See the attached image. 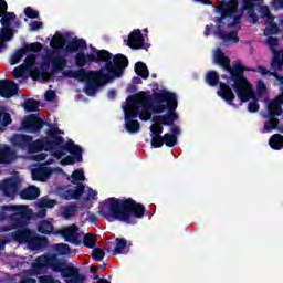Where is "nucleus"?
<instances>
[{"instance_id": "nucleus-1", "label": "nucleus", "mask_w": 283, "mask_h": 283, "mask_svg": "<svg viewBox=\"0 0 283 283\" xmlns=\"http://www.w3.org/2000/svg\"><path fill=\"white\" fill-rule=\"evenodd\" d=\"M145 206L136 202L132 198L118 199L111 197L106 199L99 207V216H103L107 222H125L126 224H136V218H145Z\"/></svg>"}, {"instance_id": "nucleus-2", "label": "nucleus", "mask_w": 283, "mask_h": 283, "mask_svg": "<svg viewBox=\"0 0 283 283\" xmlns=\"http://www.w3.org/2000/svg\"><path fill=\"white\" fill-rule=\"evenodd\" d=\"M214 63L230 74V81L233 82L232 90H234L241 103H248L253 98V87L244 76V72H255L254 69L242 65L240 61L231 66V59L226 56L220 48L214 53Z\"/></svg>"}, {"instance_id": "nucleus-3", "label": "nucleus", "mask_w": 283, "mask_h": 283, "mask_svg": "<svg viewBox=\"0 0 283 283\" xmlns=\"http://www.w3.org/2000/svg\"><path fill=\"white\" fill-rule=\"evenodd\" d=\"M52 269L54 273H61L66 283H85V275L81 274L78 268L67 265L61 261L56 254L45 253L38 256L31 265L29 275H45L48 270Z\"/></svg>"}, {"instance_id": "nucleus-4", "label": "nucleus", "mask_w": 283, "mask_h": 283, "mask_svg": "<svg viewBox=\"0 0 283 283\" xmlns=\"http://www.w3.org/2000/svg\"><path fill=\"white\" fill-rule=\"evenodd\" d=\"M136 96L132 95L127 98L128 106L124 107L125 129L128 134H137L140 132V123L135 119L138 118V109H151L154 114H163L167 107L165 105L154 106L151 95L139 92Z\"/></svg>"}, {"instance_id": "nucleus-5", "label": "nucleus", "mask_w": 283, "mask_h": 283, "mask_svg": "<svg viewBox=\"0 0 283 283\" xmlns=\"http://www.w3.org/2000/svg\"><path fill=\"white\" fill-rule=\"evenodd\" d=\"M151 103L154 107L164 105L167 109V115H158L153 117V123H158L159 125H165L171 127L176 120H178V95L174 92L163 90L160 92L153 93Z\"/></svg>"}, {"instance_id": "nucleus-6", "label": "nucleus", "mask_w": 283, "mask_h": 283, "mask_svg": "<svg viewBox=\"0 0 283 283\" xmlns=\"http://www.w3.org/2000/svg\"><path fill=\"white\" fill-rule=\"evenodd\" d=\"M61 134H63V130L52 125H50V128L46 130V138L54 149L53 158L61 160V158L69 153L71 156H74L76 163H83V148L74 144L72 139L65 143V138H63Z\"/></svg>"}, {"instance_id": "nucleus-7", "label": "nucleus", "mask_w": 283, "mask_h": 283, "mask_svg": "<svg viewBox=\"0 0 283 283\" xmlns=\"http://www.w3.org/2000/svg\"><path fill=\"white\" fill-rule=\"evenodd\" d=\"M103 72H105V69L92 71L80 67L76 71H64L63 76L66 78H75V81H80V83H86L84 90L85 94H87V96H96V90L105 84Z\"/></svg>"}, {"instance_id": "nucleus-8", "label": "nucleus", "mask_w": 283, "mask_h": 283, "mask_svg": "<svg viewBox=\"0 0 283 283\" xmlns=\"http://www.w3.org/2000/svg\"><path fill=\"white\" fill-rule=\"evenodd\" d=\"M93 53L86 54L85 52H78L75 54V65L77 67H85L87 63H112V53L107 50H97L94 46H91Z\"/></svg>"}, {"instance_id": "nucleus-9", "label": "nucleus", "mask_w": 283, "mask_h": 283, "mask_svg": "<svg viewBox=\"0 0 283 283\" xmlns=\"http://www.w3.org/2000/svg\"><path fill=\"white\" fill-rule=\"evenodd\" d=\"M129 66V59L123 54H116L111 62L105 64L104 67H102L103 71V78L104 83L105 81H112V78H120L123 76V73L125 72L126 67Z\"/></svg>"}, {"instance_id": "nucleus-10", "label": "nucleus", "mask_w": 283, "mask_h": 283, "mask_svg": "<svg viewBox=\"0 0 283 283\" xmlns=\"http://www.w3.org/2000/svg\"><path fill=\"white\" fill-rule=\"evenodd\" d=\"M206 83L210 87H218L219 85V91L217 94L220 98H222V101L230 103V105L235 101V94H233V90L231 86H229V84L220 82V74H218V72L208 71L206 74Z\"/></svg>"}, {"instance_id": "nucleus-11", "label": "nucleus", "mask_w": 283, "mask_h": 283, "mask_svg": "<svg viewBox=\"0 0 283 283\" xmlns=\"http://www.w3.org/2000/svg\"><path fill=\"white\" fill-rule=\"evenodd\" d=\"M231 2H227L226 7H218L217 12L221 14L220 18L217 19V30H227V28H235L238 23H240V15H237L235 10L229 9Z\"/></svg>"}, {"instance_id": "nucleus-12", "label": "nucleus", "mask_w": 283, "mask_h": 283, "mask_svg": "<svg viewBox=\"0 0 283 283\" xmlns=\"http://www.w3.org/2000/svg\"><path fill=\"white\" fill-rule=\"evenodd\" d=\"M32 220V210L24 206V208L18 210L15 213L9 216V226H4L0 228V231L8 232L13 229H23V227H28V221Z\"/></svg>"}, {"instance_id": "nucleus-13", "label": "nucleus", "mask_w": 283, "mask_h": 283, "mask_svg": "<svg viewBox=\"0 0 283 283\" xmlns=\"http://www.w3.org/2000/svg\"><path fill=\"white\" fill-rule=\"evenodd\" d=\"M45 125V122L41 119L38 115L31 114L24 118L21 123V128L27 134H39L41 129H43V126Z\"/></svg>"}, {"instance_id": "nucleus-14", "label": "nucleus", "mask_w": 283, "mask_h": 283, "mask_svg": "<svg viewBox=\"0 0 283 283\" xmlns=\"http://www.w3.org/2000/svg\"><path fill=\"white\" fill-rule=\"evenodd\" d=\"M19 180L14 177H8L0 181V191L4 198L14 200V196L19 193Z\"/></svg>"}, {"instance_id": "nucleus-15", "label": "nucleus", "mask_w": 283, "mask_h": 283, "mask_svg": "<svg viewBox=\"0 0 283 283\" xmlns=\"http://www.w3.org/2000/svg\"><path fill=\"white\" fill-rule=\"evenodd\" d=\"M127 45L132 50H147L151 46L150 43L145 42V36H143L140 29H135L129 33Z\"/></svg>"}, {"instance_id": "nucleus-16", "label": "nucleus", "mask_w": 283, "mask_h": 283, "mask_svg": "<svg viewBox=\"0 0 283 283\" xmlns=\"http://www.w3.org/2000/svg\"><path fill=\"white\" fill-rule=\"evenodd\" d=\"M61 235L64 238L65 242H70V244H74L75 247H81V244H83L81 233H78V226L74 223L63 229Z\"/></svg>"}, {"instance_id": "nucleus-17", "label": "nucleus", "mask_w": 283, "mask_h": 283, "mask_svg": "<svg viewBox=\"0 0 283 283\" xmlns=\"http://www.w3.org/2000/svg\"><path fill=\"white\" fill-rule=\"evenodd\" d=\"M29 154H39V151H51L52 156H54V147L50 143L48 137H43L35 142H30L29 148H27Z\"/></svg>"}, {"instance_id": "nucleus-18", "label": "nucleus", "mask_w": 283, "mask_h": 283, "mask_svg": "<svg viewBox=\"0 0 283 283\" xmlns=\"http://www.w3.org/2000/svg\"><path fill=\"white\" fill-rule=\"evenodd\" d=\"M19 94V84L10 80H0V96L2 98H12Z\"/></svg>"}, {"instance_id": "nucleus-19", "label": "nucleus", "mask_w": 283, "mask_h": 283, "mask_svg": "<svg viewBox=\"0 0 283 283\" xmlns=\"http://www.w3.org/2000/svg\"><path fill=\"white\" fill-rule=\"evenodd\" d=\"M33 234L34 231H32L30 228H27L25 226L12 232V238L20 244H30V240H32Z\"/></svg>"}, {"instance_id": "nucleus-20", "label": "nucleus", "mask_w": 283, "mask_h": 283, "mask_svg": "<svg viewBox=\"0 0 283 283\" xmlns=\"http://www.w3.org/2000/svg\"><path fill=\"white\" fill-rule=\"evenodd\" d=\"M43 59H49V61H51L52 74H56V72H63V69L67 67V60L61 55L54 56L52 53H49L44 55Z\"/></svg>"}, {"instance_id": "nucleus-21", "label": "nucleus", "mask_w": 283, "mask_h": 283, "mask_svg": "<svg viewBox=\"0 0 283 283\" xmlns=\"http://www.w3.org/2000/svg\"><path fill=\"white\" fill-rule=\"evenodd\" d=\"M87 50V42L84 39L74 38L72 41H69L65 46V52L74 54V52H85Z\"/></svg>"}, {"instance_id": "nucleus-22", "label": "nucleus", "mask_w": 283, "mask_h": 283, "mask_svg": "<svg viewBox=\"0 0 283 283\" xmlns=\"http://www.w3.org/2000/svg\"><path fill=\"white\" fill-rule=\"evenodd\" d=\"M85 193V185L77 182L75 189H67L62 192L63 200H81V196Z\"/></svg>"}, {"instance_id": "nucleus-23", "label": "nucleus", "mask_w": 283, "mask_h": 283, "mask_svg": "<svg viewBox=\"0 0 283 283\" xmlns=\"http://www.w3.org/2000/svg\"><path fill=\"white\" fill-rule=\"evenodd\" d=\"M32 180H38L39 182H45L50 176H52V168L48 166H39L31 171Z\"/></svg>"}, {"instance_id": "nucleus-24", "label": "nucleus", "mask_w": 283, "mask_h": 283, "mask_svg": "<svg viewBox=\"0 0 283 283\" xmlns=\"http://www.w3.org/2000/svg\"><path fill=\"white\" fill-rule=\"evenodd\" d=\"M50 242L45 237H39L33 232L31 240L28 243V247L31 251H41V249H48Z\"/></svg>"}, {"instance_id": "nucleus-25", "label": "nucleus", "mask_w": 283, "mask_h": 283, "mask_svg": "<svg viewBox=\"0 0 283 283\" xmlns=\"http://www.w3.org/2000/svg\"><path fill=\"white\" fill-rule=\"evenodd\" d=\"M11 143L13 147H19L20 149H28L30 147V143H32V136L14 134L11 137Z\"/></svg>"}, {"instance_id": "nucleus-26", "label": "nucleus", "mask_w": 283, "mask_h": 283, "mask_svg": "<svg viewBox=\"0 0 283 283\" xmlns=\"http://www.w3.org/2000/svg\"><path fill=\"white\" fill-rule=\"evenodd\" d=\"M14 160V151L10 146L0 147V165H10Z\"/></svg>"}, {"instance_id": "nucleus-27", "label": "nucleus", "mask_w": 283, "mask_h": 283, "mask_svg": "<svg viewBox=\"0 0 283 283\" xmlns=\"http://www.w3.org/2000/svg\"><path fill=\"white\" fill-rule=\"evenodd\" d=\"M41 196V190L36 186H31L20 192L22 200H36Z\"/></svg>"}, {"instance_id": "nucleus-28", "label": "nucleus", "mask_w": 283, "mask_h": 283, "mask_svg": "<svg viewBox=\"0 0 283 283\" xmlns=\"http://www.w3.org/2000/svg\"><path fill=\"white\" fill-rule=\"evenodd\" d=\"M282 102L280 98H276L270 102L268 107L269 118H275V116H281L282 114Z\"/></svg>"}, {"instance_id": "nucleus-29", "label": "nucleus", "mask_w": 283, "mask_h": 283, "mask_svg": "<svg viewBox=\"0 0 283 283\" xmlns=\"http://www.w3.org/2000/svg\"><path fill=\"white\" fill-rule=\"evenodd\" d=\"M216 34H218L219 39H222L223 43H229V41H232V43H240L238 31H231L230 33H224V31L220 29L216 31Z\"/></svg>"}, {"instance_id": "nucleus-30", "label": "nucleus", "mask_w": 283, "mask_h": 283, "mask_svg": "<svg viewBox=\"0 0 283 283\" xmlns=\"http://www.w3.org/2000/svg\"><path fill=\"white\" fill-rule=\"evenodd\" d=\"M115 242H116V245L113 250L112 255H120L123 253L129 252V248L127 247V241L125 238H116Z\"/></svg>"}, {"instance_id": "nucleus-31", "label": "nucleus", "mask_w": 283, "mask_h": 283, "mask_svg": "<svg viewBox=\"0 0 283 283\" xmlns=\"http://www.w3.org/2000/svg\"><path fill=\"white\" fill-rule=\"evenodd\" d=\"M38 231L43 235H52L54 233V226L48 220H42L38 224Z\"/></svg>"}, {"instance_id": "nucleus-32", "label": "nucleus", "mask_w": 283, "mask_h": 283, "mask_svg": "<svg viewBox=\"0 0 283 283\" xmlns=\"http://www.w3.org/2000/svg\"><path fill=\"white\" fill-rule=\"evenodd\" d=\"M135 73L137 74V76H140V78H149V69L144 62L135 63Z\"/></svg>"}, {"instance_id": "nucleus-33", "label": "nucleus", "mask_w": 283, "mask_h": 283, "mask_svg": "<svg viewBox=\"0 0 283 283\" xmlns=\"http://www.w3.org/2000/svg\"><path fill=\"white\" fill-rule=\"evenodd\" d=\"M269 145L271 149H275V150L283 149V136L281 134H274L269 139Z\"/></svg>"}, {"instance_id": "nucleus-34", "label": "nucleus", "mask_w": 283, "mask_h": 283, "mask_svg": "<svg viewBox=\"0 0 283 283\" xmlns=\"http://www.w3.org/2000/svg\"><path fill=\"white\" fill-rule=\"evenodd\" d=\"M282 56V52H280L279 50H274V55L271 62V66L274 70H277L279 72H282L283 70V57L280 59Z\"/></svg>"}, {"instance_id": "nucleus-35", "label": "nucleus", "mask_w": 283, "mask_h": 283, "mask_svg": "<svg viewBox=\"0 0 283 283\" xmlns=\"http://www.w3.org/2000/svg\"><path fill=\"white\" fill-rule=\"evenodd\" d=\"M96 242H98L96 235L92 233H86L83 238L82 244L86 247V249H95Z\"/></svg>"}, {"instance_id": "nucleus-36", "label": "nucleus", "mask_w": 283, "mask_h": 283, "mask_svg": "<svg viewBox=\"0 0 283 283\" xmlns=\"http://www.w3.org/2000/svg\"><path fill=\"white\" fill-rule=\"evenodd\" d=\"M40 105H41V102L34 98H29L24 101L23 107L25 112L32 113V112H38Z\"/></svg>"}, {"instance_id": "nucleus-37", "label": "nucleus", "mask_w": 283, "mask_h": 283, "mask_svg": "<svg viewBox=\"0 0 283 283\" xmlns=\"http://www.w3.org/2000/svg\"><path fill=\"white\" fill-rule=\"evenodd\" d=\"M12 125V116L6 112L4 107H0V127H8Z\"/></svg>"}, {"instance_id": "nucleus-38", "label": "nucleus", "mask_w": 283, "mask_h": 283, "mask_svg": "<svg viewBox=\"0 0 283 283\" xmlns=\"http://www.w3.org/2000/svg\"><path fill=\"white\" fill-rule=\"evenodd\" d=\"M14 39V30L10 27L0 28V40L1 41H12Z\"/></svg>"}, {"instance_id": "nucleus-39", "label": "nucleus", "mask_w": 283, "mask_h": 283, "mask_svg": "<svg viewBox=\"0 0 283 283\" xmlns=\"http://www.w3.org/2000/svg\"><path fill=\"white\" fill-rule=\"evenodd\" d=\"M14 19H17V14H14V12L6 11L1 15L0 23H1L2 28H10V23H12V21H14Z\"/></svg>"}, {"instance_id": "nucleus-40", "label": "nucleus", "mask_w": 283, "mask_h": 283, "mask_svg": "<svg viewBox=\"0 0 283 283\" xmlns=\"http://www.w3.org/2000/svg\"><path fill=\"white\" fill-rule=\"evenodd\" d=\"M161 138L164 139L163 143L166 147H176V145H178V137L171 135V133H166Z\"/></svg>"}, {"instance_id": "nucleus-41", "label": "nucleus", "mask_w": 283, "mask_h": 283, "mask_svg": "<svg viewBox=\"0 0 283 283\" xmlns=\"http://www.w3.org/2000/svg\"><path fill=\"white\" fill-rule=\"evenodd\" d=\"M71 178V182L73 185H78V182H83L85 180V172L83 169H76L72 172Z\"/></svg>"}, {"instance_id": "nucleus-42", "label": "nucleus", "mask_w": 283, "mask_h": 283, "mask_svg": "<svg viewBox=\"0 0 283 283\" xmlns=\"http://www.w3.org/2000/svg\"><path fill=\"white\" fill-rule=\"evenodd\" d=\"M78 207H76V205H70L66 206L62 212V216L66 219L70 220V218H74V216H76V211H77Z\"/></svg>"}, {"instance_id": "nucleus-43", "label": "nucleus", "mask_w": 283, "mask_h": 283, "mask_svg": "<svg viewBox=\"0 0 283 283\" xmlns=\"http://www.w3.org/2000/svg\"><path fill=\"white\" fill-rule=\"evenodd\" d=\"M23 50L27 54L28 52H41V50H43V44H41V42H33L31 44H25Z\"/></svg>"}, {"instance_id": "nucleus-44", "label": "nucleus", "mask_w": 283, "mask_h": 283, "mask_svg": "<svg viewBox=\"0 0 283 283\" xmlns=\"http://www.w3.org/2000/svg\"><path fill=\"white\" fill-rule=\"evenodd\" d=\"M279 125H280V119H277L275 117H270V119L264 123L263 129L265 132H271L273 129H277Z\"/></svg>"}, {"instance_id": "nucleus-45", "label": "nucleus", "mask_w": 283, "mask_h": 283, "mask_svg": "<svg viewBox=\"0 0 283 283\" xmlns=\"http://www.w3.org/2000/svg\"><path fill=\"white\" fill-rule=\"evenodd\" d=\"M91 258H93L95 262H103V259L105 258V250L101 248H93Z\"/></svg>"}, {"instance_id": "nucleus-46", "label": "nucleus", "mask_w": 283, "mask_h": 283, "mask_svg": "<svg viewBox=\"0 0 283 283\" xmlns=\"http://www.w3.org/2000/svg\"><path fill=\"white\" fill-rule=\"evenodd\" d=\"M55 251L56 253H59V255H69L72 249L67 243H57L55 244Z\"/></svg>"}, {"instance_id": "nucleus-47", "label": "nucleus", "mask_w": 283, "mask_h": 283, "mask_svg": "<svg viewBox=\"0 0 283 283\" xmlns=\"http://www.w3.org/2000/svg\"><path fill=\"white\" fill-rule=\"evenodd\" d=\"M50 45L52 48H63L65 45V35H63V34L54 35Z\"/></svg>"}, {"instance_id": "nucleus-48", "label": "nucleus", "mask_w": 283, "mask_h": 283, "mask_svg": "<svg viewBox=\"0 0 283 283\" xmlns=\"http://www.w3.org/2000/svg\"><path fill=\"white\" fill-rule=\"evenodd\" d=\"M57 202L54 199H41L39 201V207L42 209H54L56 207Z\"/></svg>"}, {"instance_id": "nucleus-49", "label": "nucleus", "mask_w": 283, "mask_h": 283, "mask_svg": "<svg viewBox=\"0 0 283 283\" xmlns=\"http://www.w3.org/2000/svg\"><path fill=\"white\" fill-rule=\"evenodd\" d=\"M25 50L23 48L19 49L15 54L11 56L10 63L11 65H17L21 61L23 56H25Z\"/></svg>"}, {"instance_id": "nucleus-50", "label": "nucleus", "mask_w": 283, "mask_h": 283, "mask_svg": "<svg viewBox=\"0 0 283 283\" xmlns=\"http://www.w3.org/2000/svg\"><path fill=\"white\" fill-rule=\"evenodd\" d=\"M150 136L151 137H161L160 134H163L164 128H163V124L159 123H155L150 126Z\"/></svg>"}, {"instance_id": "nucleus-51", "label": "nucleus", "mask_w": 283, "mask_h": 283, "mask_svg": "<svg viewBox=\"0 0 283 283\" xmlns=\"http://www.w3.org/2000/svg\"><path fill=\"white\" fill-rule=\"evenodd\" d=\"M269 28H265L264 30V36H273V34H280V27H277V23L269 24Z\"/></svg>"}, {"instance_id": "nucleus-52", "label": "nucleus", "mask_w": 283, "mask_h": 283, "mask_svg": "<svg viewBox=\"0 0 283 283\" xmlns=\"http://www.w3.org/2000/svg\"><path fill=\"white\" fill-rule=\"evenodd\" d=\"M266 45H269V48L271 49V51L273 52V56L275 55V48H277V45H280V39L277 38H273V36H268V39L265 40Z\"/></svg>"}, {"instance_id": "nucleus-53", "label": "nucleus", "mask_w": 283, "mask_h": 283, "mask_svg": "<svg viewBox=\"0 0 283 283\" xmlns=\"http://www.w3.org/2000/svg\"><path fill=\"white\" fill-rule=\"evenodd\" d=\"M20 209H24V206H12V205H8V206H1V211L6 213V211H10L12 213H17L18 211H20Z\"/></svg>"}, {"instance_id": "nucleus-54", "label": "nucleus", "mask_w": 283, "mask_h": 283, "mask_svg": "<svg viewBox=\"0 0 283 283\" xmlns=\"http://www.w3.org/2000/svg\"><path fill=\"white\" fill-rule=\"evenodd\" d=\"M24 17H28V19H39V11L32 9V7H27L24 9Z\"/></svg>"}, {"instance_id": "nucleus-55", "label": "nucleus", "mask_w": 283, "mask_h": 283, "mask_svg": "<svg viewBox=\"0 0 283 283\" xmlns=\"http://www.w3.org/2000/svg\"><path fill=\"white\" fill-rule=\"evenodd\" d=\"M41 74H43V72L41 71V67H39V66L33 67L30 72V76H31L32 81H39V78H41Z\"/></svg>"}, {"instance_id": "nucleus-56", "label": "nucleus", "mask_w": 283, "mask_h": 283, "mask_svg": "<svg viewBox=\"0 0 283 283\" xmlns=\"http://www.w3.org/2000/svg\"><path fill=\"white\" fill-rule=\"evenodd\" d=\"M256 6L259 8V13L261 14V18L266 19L271 13V9H269V6H262V4H256Z\"/></svg>"}, {"instance_id": "nucleus-57", "label": "nucleus", "mask_w": 283, "mask_h": 283, "mask_svg": "<svg viewBox=\"0 0 283 283\" xmlns=\"http://www.w3.org/2000/svg\"><path fill=\"white\" fill-rule=\"evenodd\" d=\"M163 137H151V147H154L155 149H160V147H163V145H165V142H163Z\"/></svg>"}, {"instance_id": "nucleus-58", "label": "nucleus", "mask_w": 283, "mask_h": 283, "mask_svg": "<svg viewBox=\"0 0 283 283\" xmlns=\"http://www.w3.org/2000/svg\"><path fill=\"white\" fill-rule=\"evenodd\" d=\"M248 112H250V114H255L256 112H260V104H258L256 101L250 102L248 105Z\"/></svg>"}, {"instance_id": "nucleus-59", "label": "nucleus", "mask_w": 283, "mask_h": 283, "mask_svg": "<svg viewBox=\"0 0 283 283\" xmlns=\"http://www.w3.org/2000/svg\"><path fill=\"white\" fill-rule=\"evenodd\" d=\"M40 283H61V281L53 279L51 275H42L39 277Z\"/></svg>"}, {"instance_id": "nucleus-60", "label": "nucleus", "mask_w": 283, "mask_h": 283, "mask_svg": "<svg viewBox=\"0 0 283 283\" xmlns=\"http://www.w3.org/2000/svg\"><path fill=\"white\" fill-rule=\"evenodd\" d=\"M243 10L248 11L249 17L255 14V4L252 2H243Z\"/></svg>"}, {"instance_id": "nucleus-61", "label": "nucleus", "mask_w": 283, "mask_h": 283, "mask_svg": "<svg viewBox=\"0 0 283 283\" xmlns=\"http://www.w3.org/2000/svg\"><path fill=\"white\" fill-rule=\"evenodd\" d=\"M50 63H52V60L44 57V61L42 62L40 67L42 74H48V70H50Z\"/></svg>"}, {"instance_id": "nucleus-62", "label": "nucleus", "mask_w": 283, "mask_h": 283, "mask_svg": "<svg viewBox=\"0 0 283 283\" xmlns=\"http://www.w3.org/2000/svg\"><path fill=\"white\" fill-rule=\"evenodd\" d=\"M138 116L140 120H144V122L151 120V113L143 112L140 111V108H138Z\"/></svg>"}, {"instance_id": "nucleus-63", "label": "nucleus", "mask_w": 283, "mask_h": 283, "mask_svg": "<svg viewBox=\"0 0 283 283\" xmlns=\"http://www.w3.org/2000/svg\"><path fill=\"white\" fill-rule=\"evenodd\" d=\"M44 98L48 102H52L56 98V92H54L53 90H48L44 94Z\"/></svg>"}, {"instance_id": "nucleus-64", "label": "nucleus", "mask_w": 283, "mask_h": 283, "mask_svg": "<svg viewBox=\"0 0 283 283\" xmlns=\"http://www.w3.org/2000/svg\"><path fill=\"white\" fill-rule=\"evenodd\" d=\"M271 6L275 12L283 10V0H272Z\"/></svg>"}]
</instances>
